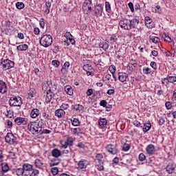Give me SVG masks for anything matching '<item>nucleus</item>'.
Wrapping results in <instances>:
<instances>
[{"label": "nucleus", "instance_id": "f257e3e1", "mask_svg": "<svg viewBox=\"0 0 176 176\" xmlns=\"http://www.w3.org/2000/svg\"><path fill=\"white\" fill-rule=\"evenodd\" d=\"M140 23V21L136 18H133L131 20H129L126 18H122L120 22L119 25L122 30L130 31L131 28H135Z\"/></svg>", "mask_w": 176, "mask_h": 176}, {"label": "nucleus", "instance_id": "f03ea898", "mask_svg": "<svg viewBox=\"0 0 176 176\" xmlns=\"http://www.w3.org/2000/svg\"><path fill=\"white\" fill-rule=\"evenodd\" d=\"M53 43V37L50 34L43 35L40 39V45L43 47H49Z\"/></svg>", "mask_w": 176, "mask_h": 176}, {"label": "nucleus", "instance_id": "7ed1b4c3", "mask_svg": "<svg viewBox=\"0 0 176 176\" xmlns=\"http://www.w3.org/2000/svg\"><path fill=\"white\" fill-rule=\"evenodd\" d=\"M28 130L34 135L41 133L39 126L37 125L36 121L30 122L28 124Z\"/></svg>", "mask_w": 176, "mask_h": 176}, {"label": "nucleus", "instance_id": "20e7f679", "mask_svg": "<svg viewBox=\"0 0 176 176\" xmlns=\"http://www.w3.org/2000/svg\"><path fill=\"white\" fill-rule=\"evenodd\" d=\"M10 107H21L23 104V100L20 96H12L9 100Z\"/></svg>", "mask_w": 176, "mask_h": 176}, {"label": "nucleus", "instance_id": "39448f33", "mask_svg": "<svg viewBox=\"0 0 176 176\" xmlns=\"http://www.w3.org/2000/svg\"><path fill=\"white\" fill-rule=\"evenodd\" d=\"M13 67H14V62L9 59L4 60L0 64V68L5 69V71L10 69V68H13Z\"/></svg>", "mask_w": 176, "mask_h": 176}, {"label": "nucleus", "instance_id": "423d86ee", "mask_svg": "<svg viewBox=\"0 0 176 176\" xmlns=\"http://www.w3.org/2000/svg\"><path fill=\"white\" fill-rule=\"evenodd\" d=\"M6 142L9 145H14L17 144V138L12 133H8L5 137Z\"/></svg>", "mask_w": 176, "mask_h": 176}, {"label": "nucleus", "instance_id": "0eeeda50", "mask_svg": "<svg viewBox=\"0 0 176 176\" xmlns=\"http://www.w3.org/2000/svg\"><path fill=\"white\" fill-rule=\"evenodd\" d=\"M82 10L85 14H89V12H91V0H85Z\"/></svg>", "mask_w": 176, "mask_h": 176}, {"label": "nucleus", "instance_id": "6e6552de", "mask_svg": "<svg viewBox=\"0 0 176 176\" xmlns=\"http://www.w3.org/2000/svg\"><path fill=\"white\" fill-rule=\"evenodd\" d=\"M22 168L23 169L24 176L30 175V173L34 169V168L32 167V165L30 164H24L22 166Z\"/></svg>", "mask_w": 176, "mask_h": 176}, {"label": "nucleus", "instance_id": "1a4fd4ad", "mask_svg": "<svg viewBox=\"0 0 176 176\" xmlns=\"http://www.w3.org/2000/svg\"><path fill=\"white\" fill-rule=\"evenodd\" d=\"M28 122V119L25 118H21V117H17L16 118H15L14 120V122L16 123V124H17L18 126H21V124L23 126H25V124H27V122Z\"/></svg>", "mask_w": 176, "mask_h": 176}, {"label": "nucleus", "instance_id": "9d476101", "mask_svg": "<svg viewBox=\"0 0 176 176\" xmlns=\"http://www.w3.org/2000/svg\"><path fill=\"white\" fill-rule=\"evenodd\" d=\"M155 152H156V148H155V145L148 144L146 147V153L148 155V156H152V155H155Z\"/></svg>", "mask_w": 176, "mask_h": 176}, {"label": "nucleus", "instance_id": "9b49d317", "mask_svg": "<svg viewBox=\"0 0 176 176\" xmlns=\"http://www.w3.org/2000/svg\"><path fill=\"white\" fill-rule=\"evenodd\" d=\"M102 4H98L95 7L94 12L96 17H101L102 16Z\"/></svg>", "mask_w": 176, "mask_h": 176}, {"label": "nucleus", "instance_id": "f8f14e48", "mask_svg": "<svg viewBox=\"0 0 176 176\" xmlns=\"http://www.w3.org/2000/svg\"><path fill=\"white\" fill-rule=\"evenodd\" d=\"M176 165L174 163H169L166 167V171L168 174H173L175 173Z\"/></svg>", "mask_w": 176, "mask_h": 176}, {"label": "nucleus", "instance_id": "ddd939ff", "mask_svg": "<svg viewBox=\"0 0 176 176\" xmlns=\"http://www.w3.org/2000/svg\"><path fill=\"white\" fill-rule=\"evenodd\" d=\"M106 149L107 151L109 152V153H111V155H116L118 152H119V150L114 145L112 144H109L106 146Z\"/></svg>", "mask_w": 176, "mask_h": 176}, {"label": "nucleus", "instance_id": "4468645a", "mask_svg": "<svg viewBox=\"0 0 176 176\" xmlns=\"http://www.w3.org/2000/svg\"><path fill=\"white\" fill-rule=\"evenodd\" d=\"M36 123L37 126H38V129L41 132V131H42V129H45V127H46L47 121L40 118L38 121H36Z\"/></svg>", "mask_w": 176, "mask_h": 176}, {"label": "nucleus", "instance_id": "2eb2a0df", "mask_svg": "<svg viewBox=\"0 0 176 176\" xmlns=\"http://www.w3.org/2000/svg\"><path fill=\"white\" fill-rule=\"evenodd\" d=\"M78 168L80 170H83V168H87V166H89V161L87 160H81L78 162Z\"/></svg>", "mask_w": 176, "mask_h": 176}, {"label": "nucleus", "instance_id": "dca6fc26", "mask_svg": "<svg viewBox=\"0 0 176 176\" xmlns=\"http://www.w3.org/2000/svg\"><path fill=\"white\" fill-rule=\"evenodd\" d=\"M8 91V85L6 82L0 80V93L5 94Z\"/></svg>", "mask_w": 176, "mask_h": 176}, {"label": "nucleus", "instance_id": "f3484780", "mask_svg": "<svg viewBox=\"0 0 176 176\" xmlns=\"http://www.w3.org/2000/svg\"><path fill=\"white\" fill-rule=\"evenodd\" d=\"M30 118H32V119H36V118H38V116L39 115H41V111H39V109H33L30 111Z\"/></svg>", "mask_w": 176, "mask_h": 176}, {"label": "nucleus", "instance_id": "a211bd4d", "mask_svg": "<svg viewBox=\"0 0 176 176\" xmlns=\"http://www.w3.org/2000/svg\"><path fill=\"white\" fill-rule=\"evenodd\" d=\"M145 25L147 28H153V21H152V19L149 16H146L144 19Z\"/></svg>", "mask_w": 176, "mask_h": 176}, {"label": "nucleus", "instance_id": "6ab92c4d", "mask_svg": "<svg viewBox=\"0 0 176 176\" xmlns=\"http://www.w3.org/2000/svg\"><path fill=\"white\" fill-rule=\"evenodd\" d=\"M127 74L126 73H123V72H119L118 73V80H120V82H122V83L124 82H126V80H127Z\"/></svg>", "mask_w": 176, "mask_h": 176}, {"label": "nucleus", "instance_id": "aec40b11", "mask_svg": "<svg viewBox=\"0 0 176 176\" xmlns=\"http://www.w3.org/2000/svg\"><path fill=\"white\" fill-rule=\"evenodd\" d=\"M100 129H104L108 124V121L107 120V118H100L98 122Z\"/></svg>", "mask_w": 176, "mask_h": 176}, {"label": "nucleus", "instance_id": "412c9836", "mask_svg": "<svg viewBox=\"0 0 176 176\" xmlns=\"http://www.w3.org/2000/svg\"><path fill=\"white\" fill-rule=\"evenodd\" d=\"M54 96V94H53V92H52L51 91H47L46 97H45V102H47V104H49V102L52 101V98H53Z\"/></svg>", "mask_w": 176, "mask_h": 176}, {"label": "nucleus", "instance_id": "4be33fe9", "mask_svg": "<svg viewBox=\"0 0 176 176\" xmlns=\"http://www.w3.org/2000/svg\"><path fill=\"white\" fill-rule=\"evenodd\" d=\"M65 38H66V39L69 41L72 45H75V40L74 39V36H72L71 33L66 32Z\"/></svg>", "mask_w": 176, "mask_h": 176}, {"label": "nucleus", "instance_id": "5701e85b", "mask_svg": "<svg viewBox=\"0 0 176 176\" xmlns=\"http://www.w3.org/2000/svg\"><path fill=\"white\" fill-rule=\"evenodd\" d=\"M34 164H35V167H36V168H40V169L43 168V160L36 159L34 161Z\"/></svg>", "mask_w": 176, "mask_h": 176}, {"label": "nucleus", "instance_id": "b1692460", "mask_svg": "<svg viewBox=\"0 0 176 176\" xmlns=\"http://www.w3.org/2000/svg\"><path fill=\"white\" fill-rule=\"evenodd\" d=\"M161 36L162 41H164V42H168V43H171V37L168 34L163 33L161 34Z\"/></svg>", "mask_w": 176, "mask_h": 176}, {"label": "nucleus", "instance_id": "393cba45", "mask_svg": "<svg viewBox=\"0 0 176 176\" xmlns=\"http://www.w3.org/2000/svg\"><path fill=\"white\" fill-rule=\"evenodd\" d=\"M99 47L102 50L107 51L109 48V45L107 42L102 41L99 43Z\"/></svg>", "mask_w": 176, "mask_h": 176}, {"label": "nucleus", "instance_id": "a878e982", "mask_svg": "<svg viewBox=\"0 0 176 176\" xmlns=\"http://www.w3.org/2000/svg\"><path fill=\"white\" fill-rule=\"evenodd\" d=\"M65 115V111L63 110V109H58L55 111V116H57V118H63Z\"/></svg>", "mask_w": 176, "mask_h": 176}, {"label": "nucleus", "instance_id": "bb28decb", "mask_svg": "<svg viewBox=\"0 0 176 176\" xmlns=\"http://www.w3.org/2000/svg\"><path fill=\"white\" fill-rule=\"evenodd\" d=\"M52 155L53 157H56V158L60 157V156H61V151L57 148H54L52 151Z\"/></svg>", "mask_w": 176, "mask_h": 176}, {"label": "nucleus", "instance_id": "cd10ccee", "mask_svg": "<svg viewBox=\"0 0 176 176\" xmlns=\"http://www.w3.org/2000/svg\"><path fill=\"white\" fill-rule=\"evenodd\" d=\"M151 12L153 13H157L158 14H161L162 8H160V6H155V7H152Z\"/></svg>", "mask_w": 176, "mask_h": 176}, {"label": "nucleus", "instance_id": "c85d7f7f", "mask_svg": "<svg viewBox=\"0 0 176 176\" xmlns=\"http://www.w3.org/2000/svg\"><path fill=\"white\" fill-rule=\"evenodd\" d=\"M28 49V45L27 44H21L16 47V50L19 52H25Z\"/></svg>", "mask_w": 176, "mask_h": 176}, {"label": "nucleus", "instance_id": "c756f323", "mask_svg": "<svg viewBox=\"0 0 176 176\" xmlns=\"http://www.w3.org/2000/svg\"><path fill=\"white\" fill-rule=\"evenodd\" d=\"M65 91L68 94L69 96H72L74 94V89H72V87L69 85H66L65 87Z\"/></svg>", "mask_w": 176, "mask_h": 176}, {"label": "nucleus", "instance_id": "7c9ffc66", "mask_svg": "<svg viewBox=\"0 0 176 176\" xmlns=\"http://www.w3.org/2000/svg\"><path fill=\"white\" fill-rule=\"evenodd\" d=\"M0 166H1V170L6 173L10 170L9 165L7 163H3V161H2V164Z\"/></svg>", "mask_w": 176, "mask_h": 176}, {"label": "nucleus", "instance_id": "2f4dec72", "mask_svg": "<svg viewBox=\"0 0 176 176\" xmlns=\"http://www.w3.org/2000/svg\"><path fill=\"white\" fill-rule=\"evenodd\" d=\"M150 41H151V42H153V43H160V38L156 36H150Z\"/></svg>", "mask_w": 176, "mask_h": 176}, {"label": "nucleus", "instance_id": "473e14b6", "mask_svg": "<svg viewBox=\"0 0 176 176\" xmlns=\"http://www.w3.org/2000/svg\"><path fill=\"white\" fill-rule=\"evenodd\" d=\"M75 141V138L71 137V136H67L66 139V143L69 144V146H72L74 145V142Z\"/></svg>", "mask_w": 176, "mask_h": 176}, {"label": "nucleus", "instance_id": "72a5a7b5", "mask_svg": "<svg viewBox=\"0 0 176 176\" xmlns=\"http://www.w3.org/2000/svg\"><path fill=\"white\" fill-rule=\"evenodd\" d=\"M152 125L149 122H146L144 124V127H143V132L146 133L151 130V127Z\"/></svg>", "mask_w": 176, "mask_h": 176}, {"label": "nucleus", "instance_id": "f704fd0d", "mask_svg": "<svg viewBox=\"0 0 176 176\" xmlns=\"http://www.w3.org/2000/svg\"><path fill=\"white\" fill-rule=\"evenodd\" d=\"M72 131L74 135H79V134H82V129L80 128H74Z\"/></svg>", "mask_w": 176, "mask_h": 176}, {"label": "nucleus", "instance_id": "c9c22d12", "mask_svg": "<svg viewBox=\"0 0 176 176\" xmlns=\"http://www.w3.org/2000/svg\"><path fill=\"white\" fill-rule=\"evenodd\" d=\"M15 173L17 176L24 175V170L23 169V168H16Z\"/></svg>", "mask_w": 176, "mask_h": 176}, {"label": "nucleus", "instance_id": "e433bc0d", "mask_svg": "<svg viewBox=\"0 0 176 176\" xmlns=\"http://www.w3.org/2000/svg\"><path fill=\"white\" fill-rule=\"evenodd\" d=\"M69 68V62L67 61L64 63L63 67L60 69L61 72L65 73Z\"/></svg>", "mask_w": 176, "mask_h": 176}, {"label": "nucleus", "instance_id": "4c0bfd02", "mask_svg": "<svg viewBox=\"0 0 176 176\" xmlns=\"http://www.w3.org/2000/svg\"><path fill=\"white\" fill-rule=\"evenodd\" d=\"M15 6L16 9H19V10H21V9H24L25 5L23 2H16Z\"/></svg>", "mask_w": 176, "mask_h": 176}, {"label": "nucleus", "instance_id": "58836bf2", "mask_svg": "<svg viewBox=\"0 0 176 176\" xmlns=\"http://www.w3.org/2000/svg\"><path fill=\"white\" fill-rule=\"evenodd\" d=\"M40 119L47 122V120H49V114L46 113V112H43L42 115L40 116Z\"/></svg>", "mask_w": 176, "mask_h": 176}, {"label": "nucleus", "instance_id": "ea45409f", "mask_svg": "<svg viewBox=\"0 0 176 176\" xmlns=\"http://www.w3.org/2000/svg\"><path fill=\"white\" fill-rule=\"evenodd\" d=\"M105 10L107 12V13H111V12H112L111 4L108 1L105 2Z\"/></svg>", "mask_w": 176, "mask_h": 176}, {"label": "nucleus", "instance_id": "a19ab883", "mask_svg": "<svg viewBox=\"0 0 176 176\" xmlns=\"http://www.w3.org/2000/svg\"><path fill=\"white\" fill-rule=\"evenodd\" d=\"M96 160H98V163L102 162V159H104V155L101 153H98L96 155Z\"/></svg>", "mask_w": 176, "mask_h": 176}, {"label": "nucleus", "instance_id": "79ce46f5", "mask_svg": "<svg viewBox=\"0 0 176 176\" xmlns=\"http://www.w3.org/2000/svg\"><path fill=\"white\" fill-rule=\"evenodd\" d=\"M96 168H97L98 171H102L104 170V162H100L98 164H96Z\"/></svg>", "mask_w": 176, "mask_h": 176}, {"label": "nucleus", "instance_id": "37998d69", "mask_svg": "<svg viewBox=\"0 0 176 176\" xmlns=\"http://www.w3.org/2000/svg\"><path fill=\"white\" fill-rule=\"evenodd\" d=\"M152 73V69L149 67H144L143 68V74L144 75H149V74Z\"/></svg>", "mask_w": 176, "mask_h": 176}, {"label": "nucleus", "instance_id": "c03bdc74", "mask_svg": "<svg viewBox=\"0 0 176 176\" xmlns=\"http://www.w3.org/2000/svg\"><path fill=\"white\" fill-rule=\"evenodd\" d=\"M29 97H35V94H36V91L35 90V89L32 88L30 89L29 91Z\"/></svg>", "mask_w": 176, "mask_h": 176}, {"label": "nucleus", "instance_id": "a18cd8bd", "mask_svg": "<svg viewBox=\"0 0 176 176\" xmlns=\"http://www.w3.org/2000/svg\"><path fill=\"white\" fill-rule=\"evenodd\" d=\"M83 69L87 72L88 71H91V69H93V67L89 64H87L83 66Z\"/></svg>", "mask_w": 176, "mask_h": 176}, {"label": "nucleus", "instance_id": "49530a36", "mask_svg": "<svg viewBox=\"0 0 176 176\" xmlns=\"http://www.w3.org/2000/svg\"><path fill=\"white\" fill-rule=\"evenodd\" d=\"M60 146L63 149H67L69 146L66 141H61Z\"/></svg>", "mask_w": 176, "mask_h": 176}, {"label": "nucleus", "instance_id": "de8ad7c7", "mask_svg": "<svg viewBox=\"0 0 176 176\" xmlns=\"http://www.w3.org/2000/svg\"><path fill=\"white\" fill-rule=\"evenodd\" d=\"M71 122L73 126H79L80 122L78 119L73 118L71 120Z\"/></svg>", "mask_w": 176, "mask_h": 176}, {"label": "nucleus", "instance_id": "09e8293b", "mask_svg": "<svg viewBox=\"0 0 176 176\" xmlns=\"http://www.w3.org/2000/svg\"><path fill=\"white\" fill-rule=\"evenodd\" d=\"M166 120H167V118L164 117H160L159 118V124L160 126H162V124H164L166 123Z\"/></svg>", "mask_w": 176, "mask_h": 176}, {"label": "nucleus", "instance_id": "8fccbe9b", "mask_svg": "<svg viewBox=\"0 0 176 176\" xmlns=\"http://www.w3.org/2000/svg\"><path fill=\"white\" fill-rule=\"evenodd\" d=\"M74 109L76 111H78V112H80L83 109V105L82 104H75L74 107Z\"/></svg>", "mask_w": 176, "mask_h": 176}, {"label": "nucleus", "instance_id": "3c124183", "mask_svg": "<svg viewBox=\"0 0 176 176\" xmlns=\"http://www.w3.org/2000/svg\"><path fill=\"white\" fill-rule=\"evenodd\" d=\"M6 116H8V118H12L13 117V111L12 110H7L6 112H5Z\"/></svg>", "mask_w": 176, "mask_h": 176}, {"label": "nucleus", "instance_id": "603ef678", "mask_svg": "<svg viewBox=\"0 0 176 176\" xmlns=\"http://www.w3.org/2000/svg\"><path fill=\"white\" fill-rule=\"evenodd\" d=\"M111 74H107L104 76L102 77V81L103 82H107L108 80H111Z\"/></svg>", "mask_w": 176, "mask_h": 176}, {"label": "nucleus", "instance_id": "864d4df0", "mask_svg": "<svg viewBox=\"0 0 176 176\" xmlns=\"http://www.w3.org/2000/svg\"><path fill=\"white\" fill-rule=\"evenodd\" d=\"M51 173L53 174V175H57V174H58V168L57 167L52 168Z\"/></svg>", "mask_w": 176, "mask_h": 176}, {"label": "nucleus", "instance_id": "5fc2aeb1", "mask_svg": "<svg viewBox=\"0 0 176 176\" xmlns=\"http://www.w3.org/2000/svg\"><path fill=\"white\" fill-rule=\"evenodd\" d=\"M122 151H124V152H128V151H130V144H124L122 146Z\"/></svg>", "mask_w": 176, "mask_h": 176}, {"label": "nucleus", "instance_id": "6e6d98bb", "mask_svg": "<svg viewBox=\"0 0 176 176\" xmlns=\"http://www.w3.org/2000/svg\"><path fill=\"white\" fill-rule=\"evenodd\" d=\"M52 64L56 68H58V67H60V61H58L57 60H52Z\"/></svg>", "mask_w": 176, "mask_h": 176}, {"label": "nucleus", "instance_id": "4d7b16f0", "mask_svg": "<svg viewBox=\"0 0 176 176\" xmlns=\"http://www.w3.org/2000/svg\"><path fill=\"white\" fill-rule=\"evenodd\" d=\"M162 85H164V86H167L168 85V83H170V81L168 80V77L162 78Z\"/></svg>", "mask_w": 176, "mask_h": 176}, {"label": "nucleus", "instance_id": "13d9d810", "mask_svg": "<svg viewBox=\"0 0 176 176\" xmlns=\"http://www.w3.org/2000/svg\"><path fill=\"white\" fill-rule=\"evenodd\" d=\"M138 159L140 160V162H144V160H145V159H146V157L145 156L144 153H140L139 155Z\"/></svg>", "mask_w": 176, "mask_h": 176}, {"label": "nucleus", "instance_id": "bf43d9fd", "mask_svg": "<svg viewBox=\"0 0 176 176\" xmlns=\"http://www.w3.org/2000/svg\"><path fill=\"white\" fill-rule=\"evenodd\" d=\"M109 71L111 72V74H115V72H116V67L115 65H111L109 67Z\"/></svg>", "mask_w": 176, "mask_h": 176}, {"label": "nucleus", "instance_id": "052dcab7", "mask_svg": "<svg viewBox=\"0 0 176 176\" xmlns=\"http://www.w3.org/2000/svg\"><path fill=\"white\" fill-rule=\"evenodd\" d=\"M116 41H118V37H116V36H113L110 37V43L114 44Z\"/></svg>", "mask_w": 176, "mask_h": 176}, {"label": "nucleus", "instance_id": "680f3d73", "mask_svg": "<svg viewBox=\"0 0 176 176\" xmlns=\"http://www.w3.org/2000/svg\"><path fill=\"white\" fill-rule=\"evenodd\" d=\"M124 162L127 164H130V163H131V158L129 156H126L124 157Z\"/></svg>", "mask_w": 176, "mask_h": 176}, {"label": "nucleus", "instance_id": "e2e57ef3", "mask_svg": "<svg viewBox=\"0 0 176 176\" xmlns=\"http://www.w3.org/2000/svg\"><path fill=\"white\" fill-rule=\"evenodd\" d=\"M39 24H40L41 28H45V19L43 18L40 19Z\"/></svg>", "mask_w": 176, "mask_h": 176}, {"label": "nucleus", "instance_id": "0e129e2a", "mask_svg": "<svg viewBox=\"0 0 176 176\" xmlns=\"http://www.w3.org/2000/svg\"><path fill=\"white\" fill-rule=\"evenodd\" d=\"M168 79L169 80V83H174V82H176V76H169L168 77Z\"/></svg>", "mask_w": 176, "mask_h": 176}, {"label": "nucleus", "instance_id": "69168bd1", "mask_svg": "<svg viewBox=\"0 0 176 176\" xmlns=\"http://www.w3.org/2000/svg\"><path fill=\"white\" fill-rule=\"evenodd\" d=\"M50 164H51V166H58V164H60V161L56 160H52Z\"/></svg>", "mask_w": 176, "mask_h": 176}, {"label": "nucleus", "instance_id": "338daca9", "mask_svg": "<svg viewBox=\"0 0 176 176\" xmlns=\"http://www.w3.org/2000/svg\"><path fill=\"white\" fill-rule=\"evenodd\" d=\"M165 106L166 109H171V107H173V104H171V102H166L165 103Z\"/></svg>", "mask_w": 176, "mask_h": 176}, {"label": "nucleus", "instance_id": "774afa93", "mask_svg": "<svg viewBox=\"0 0 176 176\" xmlns=\"http://www.w3.org/2000/svg\"><path fill=\"white\" fill-rule=\"evenodd\" d=\"M100 107H107V105H108V102H107V100H102V101H100Z\"/></svg>", "mask_w": 176, "mask_h": 176}]
</instances>
